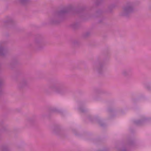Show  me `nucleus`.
I'll return each mask as SVG.
<instances>
[{
    "instance_id": "f257e3e1",
    "label": "nucleus",
    "mask_w": 151,
    "mask_h": 151,
    "mask_svg": "<svg viewBox=\"0 0 151 151\" xmlns=\"http://www.w3.org/2000/svg\"><path fill=\"white\" fill-rule=\"evenodd\" d=\"M134 11V8L131 5L126 6L124 7L120 14L121 16L127 17Z\"/></svg>"
},
{
    "instance_id": "f03ea898",
    "label": "nucleus",
    "mask_w": 151,
    "mask_h": 151,
    "mask_svg": "<svg viewBox=\"0 0 151 151\" xmlns=\"http://www.w3.org/2000/svg\"><path fill=\"white\" fill-rule=\"evenodd\" d=\"M34 43L37 48L39 50L42 49L45 45L43 38L41 37L36 38L34 40Z\"/></svg>"
},
{
    "instance_id": "7ed1b4c3",
    "label": "nucleus",
    "mask_w": 151,
    "mask_h": 151,
    "mask_svg": "<svg viewBox=\"0 0 151 151\" xmlns=\"http://www.w3.org/2000/svg\"><path fill=\"white\" fill-rule=\"evenodd\" d=\"M64 11H61L58 12L52 17L50 19L49 22L51 23H54L57 22V20L58 19L59 17L63 13L65 12Z\"/></svg>"
},
{
    "instance_id": "20e7f679",
    "label": "nucleus",
    "mask_w": 151,
    "mask_h": 151,
    "mask_svg": "<svg viewBox=\"0 0 151 151\" xmlns=\"http://www.w3.org/2000/svg\"><path fill=\"white\" fill-rule=\"evenodd\" d=\"M28 82L27 80L26 79H23L21 81L20 84V86L21 87H24L28 85Z\"/></svg>"
},
{
    "instance_id": "39448f33",
    "label": "nucleus",
    "mask_w": 151,
    "mask_h": 151,
    "mask_svg": "<svg viewBox=\"0 0 151 151\" xmlns=\"http://www.w3.org/2000/svg\"><path fill=\"white\" fill-rule=\"evenodd\" d=\"M5 52V50L2 46H0V55H3Z\"/></svg>"
},
{
    "instance_id": "423d86ee",
    "label": "nucleus",
    "mask_w": 151,
    "mask_h": 151,
    "mask_svg": "<svg viewBox=\"0 0 151 151\" xmlns=\"http://www.w3.org/2000/svg\"><path fill=\"white\" fill-rule=\"evenodd\" d=\"M19 2L22 4H25L27 3L29 0H19Z\"/></svg>"
},
{
    "instance_id": "0eeeda50",
    "label": "nucleus",
    "mask_w": 151,
    "mask_h": 151,
    "mask_svg": "<svg viewBox=\"0 0 151 151\" xmlns=\"http://www.w3.org/2000/svg\"><path fill=\"white\" fill-rule=\"evenodd\" d=\"M76 24H73L71 26L73 28H74L76 27Z\"/></svg>"
},
{
    "instance_id": "6e6552de",
    "label": "nucleus",
    "mask_w": 151,
    "mask_h": 151,
    "mask_svg": "<svg viewBox=\"0 0 151 151\" xmlns=\"http://www.w3.org/2000/svg\"><path fill=\"white\" fill-rule=\"evenodd\" d=\"M89 34H90L89 33H87L86 34V36H88V35H89Z\"/></svg>"
}]
</instances>
